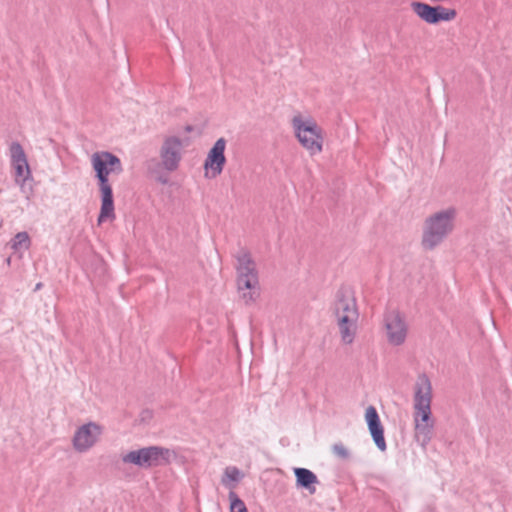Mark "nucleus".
Wrapping results in <instances>:
<instances>
[{
  "label": "nucleus",
  "instance_id": "f257e3e1",
  "mask_svg": "<svg viewBox=\"0 0 512 512\" xmlns=\"http://www.w3.org/2000/svg\"><path fill=\"white\" fill-rule=\"evenodd\" d=\"M91 165L99 182L101 208L98 224L112 221L115 218L112 187L109 184L110 174H120L122 165L120 159L110 152H96L91 156Z\"/></svg>",
  "mask_w": 512,
  "mask_h": 512
},
{
  "label": "nucleus",
  "instance_id": "f03ea898",
  "mask_svg": "<svg viewBox=\"0 0 512 512\" xmlns=\"http://www.w3.org/2000/svg\"><path fill=\"white\" fill-rule=\"evenodd\" d=\"M457 214V209L449 206L426 218L422 234L425 249H434L454 231Z\"/></svg>",
  "mask_w": 512,
  "mask_h": 512
},
{
  "label": "nucleus",
  "instance_id": "7ed1b4c3",
  "mask_svg": "<svg viewBox=\"0 0 512 512\" xmlns=\"http://www.w3.org/2000/svg\"><path fill=\"white\" fill-rule=\"evenodd\" d=\"M291 123L296 138L310 155L313 156L322 152L323 130L314 119L296 114L293 116Z\"/></svg>",
  "mask_w": 512,
  "mask_h": 512
},
{
  "label": "nucleus",
  "instance_id": "20e7f679",
  "mask_svg": "<svg viewBox=\"0 0 512 512\" xmlns=\"http://www.w3.org/2000/svg\"><path fill=\"white\" fill-rule=\"evenodd\" d=\"M172 452L169 449L150 446L138 450H132L122 456V461L126 464H133L141 468H149L166 464Z\"/></svg>",
  "mask_w": 512,
  "mask_h": 512
},
{
  "label": "nucleus",
  "instance_id": "39448f33",
  "mask_svg": "<svg viewBox=\"0 0 512 512\" xmlns=\"http://www.w3.org/2000/svg\"><path fill=\"white\" fill-rule=\"evenodd\" d=\"M383 330L387 342L392 346L403 345L408 335L405 317L397 310L387 311L383 318Z\"/></svg>",
  "mask_w": 512,
  "mask_h": 512
},
{
  "label": "nucleus",
  "instance_id": "423d86ee",
  "mask_svg": "<svg viewBox=\"0 0 512 512\" xmlns=\"http://www.w3.org/2000/svg\"><path fill=\"white\" fill-rule=\"evenodd\" d=\"M104 427L97 422H87L80 425L72 438V445L76 452L86 453L101 440Z\"/></svg>",
  "mask_w": 512,
  "mask_h": 512
},
{
  "label": "nucleus",
  "instance_id": "0eeeda50",
  "mask_svg": "<svg viewBox=\"0 0 512 512\" xmlns=\"http://www.w3.org/2000/svg\"><path fill=\"white\" fill-rule=\"evenodd\" d=\"M184 142L176 136L164 139L160 148L161 163L167 171H175L182 159Z\"/></svg>",
  "mask_w": 512,
  "mask_h": 512
},
{
  "label": "nucleus",
  "instance_id": "6e6552de",
  "mask_svg": "<svg viewBox=\"0 0 512 512\" xmlns=\"http://www.w3.org/2000/svg\"><path fill=\"white\" fill-rule=\"evenodd\" d=\"M333 315L359 316L355 292L351 287L343 286L336 292L333 304Z\"/></svg>",
  "mask_w": 512,
  "mask_h": 512
},
{
  "label": "nucleus",
  "instance_id": "1a4fd4ad",
  "mask_svg": "<svg viewBox=\"0 0 512 512\" xmlns=\"http://www.w3.org/2000/svg\"><path fill=\"white\" fill-rule=\"evenodd\" d=\"M415 13L427 23H438L440 21H450L455 18L456 12L442 6L432 7L425 3H414Z\"/></svg>",
  "mask_w": 512,
  "mask_h": 512
},
{
  "label": "nucleus",
  "instance_id": "9d476101",
  "mask_svg": "<svg viewBox=\"0 0 512 512\" xmlns=\"http://www.w3.org/2000/svg\"><path fill=\"white\" fill-rule=\"evenodd\" d=\"M433 399L432 383L429 377L419 374L413 386V406L431 405Z\"/></svg>",
  "mask_w": 512,
  "mask_h": 512
},
{
  "label": "nucleus",
  "instance_id": "9b49d317",
  "mask_svg": "<svg viewBox=\"0 0 512 512\" xmlns=\"http://www.w3.org/2000/svg\"><path fill=\"white\" fill-rule=\"evenodd\" d=\"M226 148V140L219 138L210 149L208 156L205 160L204 167L211 169L214 175H218L222 172L226 158L224 155Z\"/></svg>",
  "mask_w": 512,
  "mask_h": 512
},
{
  "label": "nucleus",
  "instance_id": "f8f14e48",
  "mask_svg": "<svg viewBox=\"0 0 512 512\" xmlns=\"http://www.w3.org/2000/svg\"><path fill=\"white\" fill-rule=\"evenodd\" d=\"M334 317L341 342L345 345H351L357 334L359 316L341 315Z\"/></svg>",
  "mask_w": 512,
  "mask_h": 512
},
{
  "label": "nucleus",
  "instance_id": "ddd939ff",
  "mask_svg": "<svg viewBox=\"0 0 512 512\" xmlns=\"http://www.w3.org/2000/svg\"><path fill=\"white\" fill-rule=\"evenodd\" d=\"M365 419L368 424L369 431L371 436L377 446V448L381 451L386 450V442L384 439V431L383 427L380 423V419L377 413V410L373 406H369L365 412Z\"/></svg>",
  "mask_w": 512,
  "mask_h": 512
},
{
  "label": "nucleus",
  "instance_id": "4468645a",
  "mask_svg": "<svg viewBox=\"0 0 512 512\" xmlns=\"http://www.w3.org/2000/svg\"><path fill=\"white\" fill-rule=\"evenodd\" d=\"M238 291L246 304L253 303L259 297L258 277L237 278Z\"/></svg>",
  "mask_w": 512,
  "mask_h": 512
},
{
  "label": "nucleus",
  "instance_id": "2eb2a0df",
  "mask_svg": "<svg viewBox=\"0 0 512 512\" xmlns=\"http://www.w3.org/2000/svg\"><path fill=\"white\" fill-rule=\"evenodd\" d=\"M258 277L256 265L251 256L242 251L237 256V278Z\"/></svg>",
  "mask_w": 512,
  "mask_h": 512
},
{
  "label": "nucleus",
  "instance_id": "dca6fc26",
  "mask_svg": "<svg viewBox=\"0 0 512 512\" xmlns=\"http://www.w3.org/2000/svg\"><path fill=\"white\" fill-rule=\"evenodd\" d=\"M297 486L307 489L310 493L316 491L315 485L318 483L317 476L306 468H294Z\"/></svg>",
  "mask_w": 512,
  "mask_h": 512
},
{
  "label": "nucleus",
  "instance_id": "f3484780",
  "mask_svg": "<svg viewBox=\"0 0 512 512\" xmlns=\"http://www.w3.org/2000/svg\"><path fill=\"white\" fill-rule=\"evenodd\" d=\"M9 247L13 250V253L21 259L24 253L29 250L31 246V238L25 231L18 232L9 242Z\"/></svg>",
  "mask_w": 512,
  "mask_h": 512
},
{
  "label": "nucleus",
  "instance_id": "a211bd4d",
  "mask_svg": "<svg viewBox=\"0 0 512 512\" xmlns=\"http://www.w3.org/2000/svg\"><path fill=\"white\" fill-rule=\"evenodd\" d=\"M414 423V438L416 442L422 447L426 448L430 440L432 439L434 423Z\"/></svg>",
  "mask_w": 512,
  "mask_h": 512
},
{
  "label": "nucleus",
  "instance_id": "6ab92c4d",
  "mask_svg": "<svg viewBox=\"0 0 512 512\" xmlns=\"http://www.w3.org/2000/svg\"><path fill=\"white\" fill-rule=\"evenodd\" d=\"M244 477V474L235 466H228L225 468L224 473L221 478V483L223 486L228 488L230 491H233L237 483Z\"/></svg>",
  "mask_w": 512,
  "mask_h": 512
},
{
  "label": "nucleus",
  "instance_id": "aec40b11",
  "mask_svg": "<svg viewBox=\"0 0 512 512\" xmlns=\"http://www.w3.org/2000/svg\"><path fill=\"white\" fill-rule=\"evenodd\" d=\"M413 422L434 423L431 405L413 406Z\"/></svg>",
  "mask_w": 512,
  "mask_h": 512
},
{
  "label": "nucleus",
  "instance_id": "412c9836",
  "mask_svg": "<svg viewBox=\"0 0 512 512\" xmlns=\"http://www.w3.org/2000/svg\"><path fill=\"white\" fill-rule=\"evenodd\" d=\"M10 158L12 167L28 162L24 149L17 142L12 143L10 146Z\"/></svg>",
  "mask_w": 512,
  "mask_h": 512
},
{
  "label": "nucleus",
  "instance_id": "4be33fe9",
  "mask_svg": "<svg viewBox=\"0 0 512 512\" xmlns=\"http://www.w3.org/2000/svg\"><path fill=\"white\" fill-rule=\"evenodd\" d=\"M14 178L17 185L23 188L25 181L30 177L31 171L28 162L13 167Z\"/></svg>",
  "mask_w": 512,
  "mask_h": 512
},
{
  "label": "nucleus",
  "instance_id": "5701e85b",
  "mask_svg": "<svg viewBox=\"0 0 512 512\" xmlns=\"http://www.w3.org/2000/svg\"><path fill=\"white\" fill-rule=\"evenodd\" d=\"M230 512H248L245 503L235 494L234 491L229 492Z\"/></svg>",
  "mask_w": 512,
  "mask_h": 512
},
{
  "label": "nucleus",
  "instance_id": "b1692460",
  "mask_svg": "<svg viewBox=\"0 0 512 512\" xmlns=\"http://www.w3.org/2000/svg\"><path fill=\"white\" fill-rule=\"evenodd\" d=\"M333 452L335 455H337L338 457L343 458V459H346L349 457V451L342 444H335L333 446Z\"/></svg>",
  "mask_w": 512,
  "mask_h": 512
},
{
  "label": "nucleus",
  "instance_id": "393cba45",
  "mask_svg": "<svg viewBox=\"0 0 512 512\" xmlns=\"http://www.w3.org/2000/svg\"><path fill=\"white\" fill-rule=\"evenodd\" d=\"M149 418H151V412L150 411H144L142 413V419L146 420V419H149Z\"/></svg>",
  "mask_w": 512,
  "mask_h": 512
},
{
  "label": "nucleus",
  "instance_id": "a878e982",
  "mask_svg": "<svg viewBox=\"0 0 512 512\" xmlns=\"http://www.w3.org/2000/svg\"><path fill=\"white\" fill-rule=\"evenodd\" d=\"M41 288V283H38L35 287L36 290L40 289Z\"/></svg>",
  "mask_w": 512,
  "mask_h": 512
},
{
  "label": "nucleus",
  "instance_id": "bb28decb",
  "mask_svg": "<svg viewBox=\"0 0 512 512\" xmlns=\"http://www.w3.org/2000/svg\"><path fill=\"white\" fill-rule=\"evenodd\" d=\"M191 130H192V127H191V126H187V127H186V131H188V132H189V131H191Z\"/></svg>",
  "mask_w": 512,
  "mask_h": 512
},
{
  "label": "nucleus",
  "instance_id": "cd10ccee",
  "mask_svg": "<svg viewBox=\"0 0 512 512\" xmlns=\"http://www.w3.org/2000/svg\"><path fill=\"white\" fill-rule=\"evenodd\" d=\"M6 261H7V264H10V262H11V258H10V257H9V258H7V260H6Z\"/></svg>",
  "mask_w": 512,
  "mask_h": 512
}]
</instances>
